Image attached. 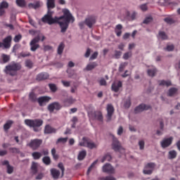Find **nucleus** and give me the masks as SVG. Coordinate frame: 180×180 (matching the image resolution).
I'll list each match as a JSON object with an SVG mask.
<instances>
[{
  "label": "nucleus",
  "instance_id": "obj_43",
  "mask_svg": "<svg viewBox=\"0 0 180 180\" xmlns=\"http://www.w3.org/2000/svg\"><path fill=\"white\" fill-rule=\"evenodd\" d=\"M49 86L51 92H57V85L54 84H49Z\"/></svg>",
  "mask_w": 180,
  "mask_h": 180
},
{
  "label": "nucleus",
  "instance_id": "obj_54",
  "mask_svg": "<svg viewBox=\"0 0 180 180\" xmlns=\"http://www.w3.org/2000/svg\"><path fill=\"white\" fill-rule=\"evenodd\" d=\"M174 49H175V46H174V44L172 45H167L166 48H165V50H166V51H174Z\"/></svg>",
  "mask_w": 180,
  "mask_h": 180
},
{
  "label": "nucleus",
  "instance_id": "obj_7",
  "mask_svg": "<svg viewBox=\"0 0 180 180\" xmlns=\"http://www.w3.org/2000/svg\"><path fill=\"white\" fill-rule=\"evenodd\" d=\"M106 110V122H110V120H112V116H113V113H115V107H113V105L112 104H108Z\"/></svg>",
  "mask_w": 180,
  "mask_h": 180
},
{
  "label": "nucleus",
  "instance_id": "obj_34",
  "mask_svg": "<svg viewBox=\"0 0 180 180\" xmlns=\"http://www.w3.org/2000/svg\"><path fill=\"white\" fill-rule=\"evenodd\" d=\"M131 106V100L129 97L126 101H124V107L125 109H129Z\"/></svg>",
  "mask_w": 180,
  "mask_h": 180
},
{
  "label": "nucleus",
  "instance_id": "obj_58",
  "mask_svg": "<svg viewBox=\"0 0 180 180\" xmlns=\"http://www.w3.org/2000/svg\"><path fill=\"white\" fill-rule=\"evenodd\" d=\"M21 39H22V35L18 34L14 37L13 41H15V43H19V41H20Z\"/></svg>",
  "mask_w": 180,
  "mask_h": 180
},
{
  "label": "nucleus",
  "instance_id": "obj_41",
  "mask_svg": "<svg viewBox=\"0 0 180 180\" xmlns=\"http://www.w3.org/2000/svg\"><path fill=\"white\" fill-rule=\"evenodd\" d=\"M111 160H112V156L110 154H106L102 158L101 162H105V161H111Z\"/></svg>",
  "mask_w": 180,
  "mask_h": 180
},
{
  "label": "nucleus",
  "instance_id": "obj_31",
  "mask_svg": "<svg viewBox=\"0 0 180 180\" xmlns=\"http://www.w3.org/2000/svg\"><path fill=\"white\" fill-rule=\"evenodd\" d=\"M89 143V140H88V138L83 137L82 142H79V145L80 147H88V143Z\"/></svg>",
  "mask_w": 180,
  "mask_h": 180
},
{
  "label": "nucleus",
  "instance_id": "obj_25",
  "mask_svg": "<svg viewBox=\"0 0 180 180\" xmlns=\"http://www.w3.org/2000/svg\"><path fill=\"white\" fill-rule=\"evenodd\" d=\"M46 6L49 11L54 9L56 8V0H47Z\"/></svg>",
  "mask_w": 180,
  "mask_h": 180
},
{
  "label": "nucleus",
  "instance_id": "obj_16",
  "mask_svg": "<svg viewBox=\"0 0 180 180\" xmlns=\"http://www.w3.org/2000/svg\"><path fill=\"white\" fill-rule=\"evenodd\" d=\"M93 116L95 120H98L101 123H103V115L101 111H96L93 113Z\"/></svg>",
  "mask_w": 180,
  "mask_h": 180
},
{
  "label": "nucleus",
  "instance_id": "obj_5",
  "mask_svg": "<svg viewBox=\"0 0 180 180\" xmlns=\"http://www.w3.org/2000/svg\"><path fill=\"white\" fill-rule=\"evenodd\" d=\"M39 41H40V36H37L31 40L30 43L31 51H36V50L40 49V44H39Z\"/></svg>",
  "mask_w": 180,
  "mask_h": 180
},
{
  "label": "nucleus",
  "instance_id": "obj_3",
  "mask_svg": "<svg viewBox=\"0 0 180 180\" xmlns=\"http://www.w3.org/2000/svg\"><path fill=\"white\" fill-rule=\"evenodd\" d=\"M25 124L28 126V127H32L34 131H39V129L37 127H40L43 126V120L40 119L35 120H25Z\"/></svg>",
  "mask_w": 180,
  "mask_h": 180
},
{
  "label": "nucleus",
  "instance_id": "obj_14",
  "mask_svg": "<svg viewBox=\"0 0 180 180\" xmlns=\"http://www.w3.org/2000/svg\"><path fill=\"white\" fill-rule=\"evenodd\" d=\"M103 172H106L107 174H115V169L109 163H106L103 166Z\"/></svg>",
  "mask_w": 180,
  "mask_h": 180
},
{
  "label": "nucleus",
  "instance_id": "obj_24",
  "mask_svg": "<svg viewBox=\"0 0 180 180\" xmlns=\"http://www.w3.org/2000/svg\"><path fill=\"white\" fill-rule=\"evenodd\" d=\"M122 29H123V25H122L121 24H118L116 25L115 32L117 37H120L122 36Z\"/></svg>",
  "mask_w": 180,
  "mask_h": 180
},
{
  "label": "nucleus",
  "instance_id": "obj_56",
  "mask_svg": "<svg viewBox=\"0 0 180 180\" xmlns=\"http://www.w3.org/2000/svg\"><path fill=\"white\" fill-rule=\"evenodd\" d=\"M140 9L143 11V12H146V11H148V7L147 6V4H142L139 6Z\"/></svg>",
  "mask_w": 180,
  "mask_h": 180
},
{
  "label": "nucleus",
  "instance_id": "obj_48",
  "mask_svg": "<svg viewBox=\"0 0 180 180\" xmlns=\"http://www.w3.org/2000/svg\"><path fill=\"white\" fill-rule=\"evenodd\" d=\"M58 168H60V169L62 172L61 176H64V172L65 171V168L64 167V165L63 164V162L58 163Z\"/></svg>",
  "mask_w": 180,
  "mask_h": 180
},
{
  "label": "nucleus",
  "instance_id": "obj_45",
  "mask_svg": "<svg viewBox=\"0 0 180 180\" xmlns=\"http://www.w3.org/2000/svg\"><path fill=\"white\" fill-rule=\"evenodd\" d=\"M159 36L162 40H167L168 39V36H167V34H165V32H160Z\"/></svg>",
  "mask_w": 180,
  "mask_h": 180
},
{
  "label": "nucleus",
  "instance_id": "obj_40",
  "mask_svg": "<svg viewBox=\"0 0 180 180\" xmlns=\"http://www.w3.org/2000/svg\"><path fill=\"white\" fill-rule=\"evenodd\" d=\"M29 98L31 102H37V97L36 96V94L33 92L30 94Z\"/></svg>",
  "mask_w": 180,
  "mask_h": 180
},
{
  "label": "nucleus",
  "instance_id": "obj_18",
  "mask_svg": "<svg viewBox=\"0 0 180 180\" xmlns=\"http://www.w3.org/2000/svg\"><path fill=\"white\" fill-rule=\"evenodd\" d=\"M123 86L122 82L119 81L117 83H112L111 86V90L113 92H119L120 88Z\"/></svg>",
  "mask_w": 180,
  "mask_h": 180
},
{
  "label": "nucleus",
  "instance_id": "obj_26",
  "mask_svg": "<svg viewBox=\"0 0 180 180\" xmlns=\"http://www.w3.org/2000/svg\"><path fill=\"white\" fill-rule=\"evenodd\" d=\"M176 155H178V153H176V150H169L168 153L167 158L168 160H174Z\"/></svg>",
  "mask_w": 180,
  "mask_h": 180
},
{
  "label": "nucleus",
  "instance_id": "obj_35",
  "mask_svg": "<svg viewBox=\"0 0 180 180\" xmlns=\"http://www.w3.org/2000/svg\"><path fill=\"white\" fill-rule=\"evenodd\" d=\"M34 160H40L41 158V153L40 152H34L32 153Z\"/></svg>",
  "mask_w": 180,
  "mask_h": 180
},
{
  "label": "nucleus",
  "instance_id": "obj_20",
  "mask_svg": "<svg viewBox=\"0 0 180 180\" xmlns=\"http://www.w3.org/2000/svg\"><path fill=\"white\" fill-rule=\"evenodd\" d=\"M51 174L53 179H58V178H60V170L56 168H52L51 169Z\"/></svg>",
  "mask_w": 180,
  "mask_h": 180
},
{
  "label": "nucleus",
  "instance_id": "obj_15",
  "mask_svg": "<svg viewBox=\"0 0 180 180\" xmlns=\"http://www.w3.org/2000/svg\"><path fill=\"white\" fill-rule=\"evenodd\" d=\"M84 23L86 26H88V27L91 29L92 26L96 23V20L94 17H89L85 19Z\"/></svg>",
  "mask_w": 180,
  "mask_h": 180
},
{
  "label": "nucleus",
  "instance_id": "obj_17",
  "mask_svg": "<svg viewBox=\"0 0 180 180\" xmlns=\"http://www.w3.org/2000/svg\"><path fill=\"white\" fill-rule=\"evenodd\" d=\"M9 8V4L6 1H2L0 4V16H3L5 15V9H8Z\"/></svg>",
  "mask_w": 180,
  "mask_h": 180
},
{
  "label": "nucleus",
  "instance_id": "obj_36",
  "mask_svg": "<svg viewBox=\"0 0 180 180\" xmlns=\"http://www.w3.org/2000/svg\"><path fill=\"white\" fill-rule=\"evenodd\" d=\"M28 8H32L33 9H37V8H40V2L37 1L35 4H29Z\"/></svg>",
  "mask_w": 180,
  "mask_h": 180
},
{
  "label": "nucleus",
  "instance_id": "obj_38",
  "mask_svg": "<svg viewBox=\"0 0 180 180\" xmlns=\"http://www.w3.org/2000/svg\"><path fill=\"white\" fill-rule=\"evenodd\" d=\"M64 43L61 42L58 47V54L61 55L63 54V51H64Z\"/></svg>",
  "mask_w": 180,
  "mask_h": 180
},
{
  "label": "nucleus",
  "instance_id": "obj_22",
  "mask_svg": "<svg viewBox=\"0 0 180 180\" xmlns=\"http://www.w3.org/2000/svg\"><path fill=\"white\" fill-rule=\"evenodd\" d=\"M39 168V163L36 162H32L31 165V172L33 175H36L37 174V169Z\"/></svg>",
  "mask_w": 180,
  "mask_h": 180
},
{
  "label": "nucleus",
  "instance_id": "obj_8",
  "mask_svg": "<svg viewBox=\"0 0 180 180\" xmlns=\"http://www.w3.org/2000/svg\"><path fill=\"white\" fill-rule=\"evenodd\" d=\"M51 101V97L48 96H40L37 98V102L39 106H46Z\"/></svg>",
  "mask_w": 180,
  "mask_h": 180
},
{
  "label": "nucleus",
  "instance_id": "obj_2",
  "mask_svg": "<svg viewBox=\"0 0 180 180\" xmlns=\"http://www.w3.org/2000/svg\"><path fill=\"white\" fill-rule=\"evenodd\" d=\"M22 70V65L19 63L12 62L9 65H6L4 69V72L7 75L11 77H15L18 75V71Z\"/></svg>",
  "mask_w": 180,
  "mask_h": 180
},
{
  "label": "nucleus",
  "instance_id": "obj_9",
  "mask_svg": "<svg viewBox=\"0 0 180 180\" xmlns=\"http://www.w3.org/2000/svg\"><path fill=\"white\" fill-rule=\"evenodd\" d=\"M112 146L114 151H122V150L124 151V148L122 147L120 142L116 138H113Z\"/></svg>",
  "mask_w": 180,
  "mask_h": 180
},
{
  "label": "nucleus",
  "instance_id": "obj_4",
  "mask_svg": "<svg viewBox=\"0 0 180 180\" xmlns=\"http://www.w3.org/2000/svg\"><path fill=\"white\" fill-rule=\"evenodd\" d=\"M43 144V140L39 139H32L29 143H27V146L30 148H32L34 151L36 150H39L40 148V146Z\"/></svg>",
  "mask_w": 180,
  "mask_h": 180
},
{
  "label": "nucleus",
  "instance_id": "obj_55",
  "mask_svg": "<svg viewBox=\"0 0 180 180\" xmlns=\"http://www.w3.org/2000/svg\"><path fill=\"white\" fill-rule=\"evenodd\" d=\"M98 51H95L90 57L89 60L90 61L92 60H96L98 58Z\"/></svg>",
  "mask_w": 180,
  "mask_h": 180
},
{
  "label": "nucleus",
  "instance_id": "obj_11",
  "mask_svg": "<svg viewBox=\"0 0 180 180\" xmlns=\"http://www.w3.org/2000/svg\"><path fill=\"white\" fill-rule=\"evenodd\" d=\"M173 141H174V138L172 136L163 139L160 142V146L162 148H167V147H169V146L172 144Z\"/></svg>",
  "mask_w": 180,
  "mask_h": 180
},
{
  "label": "nucleus",
  "instance_id": "obj_1",
  "mask_svg": "<svg viewBox=\"0 0 180 180\" xmlns=\"http://www.w3.org/2000/svg\"><path fill=\"white\" fill-rule=\"evenodd\" d=\"M75 20L74 17L68 9L63 10V15L58 18H53V12L50 11H48V13L46 14L42 18L41 22L43 23H48V25H54V23H58L60 25L61 29V33H65L70 25V22H73Z\"/></svg>",
  "mask_w": 180,
  "mask_h": 180
},
{
  "label": "nucleus",
  "instance_id": "obj_61",
  "mask_svg": "<svg viewBox=\"0 0 180 180\" xmlns=\"http://www.w3.org/2000/svg\"><path fill=\"white\" fill-rule=\"evenodd\" d=\"M30 52H21L20 53V57H22V58L30 57Z\"/></svg>",
  "mask_w": 180,
  "mask_h": 180
},
{
  "label": "nucleus",
  "instance_id": "obj_23",
  "mask_svg": "<svg viewBox=\"0 0 180 180\" xmlns=\"http://www.w3.org/2000/svg\"><path fill=\"white\" fill-rule=\"evenodd\" d=\"M49 78V74L46 72L39 73L37 76V81H44V79H47Z\"/></svg>",
  "mask_w": 180,
  "mask_h": 180
},
{
  "label": "nucleus",
  "instance_id": "obj_63",
  "mask_svg": "<svg viewBox=\"0 0 180 180\" xmlns=\"http://www.w3.org/2000/svg\"><path fill=\"white\" fill-rule=\"evenodd\" d=\"M13 172V167L10 165L7 166V174H12Z\"/></svg>",
  "mask_w": 180,
  "mask_h": 180
},
{
  "label": "nucleus",
  "instance_id": "obj_37",
  "mask_svg": "<svg viewBox=\"0 0 180 180\" xmlns=\"http://www.w3.org/2000/svg\"><path fill=\"white\" fill-rule=\"evenodd\" d=\"M178 92V89L176 88H171L168 91L169 96H174Z\"/></svg>",
  "mask_w": 180,
  "mask_h": 180
},
{
  "label": "nucleus",
  "instance_id": "obj_28",
  "mask_svg": "<svg viewBox=\"0 0 180 180\" xmlns=\"http://www.w3.org/2000/svg\"><path fill=\"white\" fill-rule=\"evenodd\" d=\"M147 72L149 77H155V74H157V68H155V67H152V68L148 70Z\"/></svg>",
  "mask_w": 180,
  "mask_h": 180
},
{
  "label": "nucleus",
  "instance_id": "obj_29",
  "mask_svg": "<svg viewBox=\"0 0 180 180\" xmlns=\"http://www.w3.org/2000/svg\"><path fill=\"white\" fill-rule=\"evenodd\" d=\"M158 84L160 86H171V81H165V80H159Z\"/></svg>",
  "mask_w": 180,
  "mask_h": 180
},
{
  "label": "nucleus",
  "instance_id": "obj_42",
  "mask_svg": "<svg viewBox=\"0 0 180 180\" xmlns=\"http://www.w3.org/2000/svg\"><path fill=\"white\" fill-rule=\"evenodd\" d=\"M127 63L124 62V63H122L120 65V67H119V72H123V71H124V68H126V67H127Z\"/></svg>",
  "mask_w": 180,
  "mask_h": 180
},
{
  "label": "nucleus",
  "instance_id": "obj_51",
  "mask_svg": "<svg viewBox=\"0 0 180 180\" xmlns=\"http://www.w3.org/2000/svg\"><path fill=\"white\" fill-rule=\"evenodd\" d=\"M164 20L168 25H172L173 23H175V21L174 20V19L170 18H166L164 19Z\"/></svg>",
  "mask_w": 180,
  "mask_h": 180
},
{
  "label": "nucleus",
  "instance_id": "obj_33",
  "mask_svg": "<svg viewBox=\"0 0 180 180\" xmlns=\"http://www.w3.org/2000/svg\"><path fill=\"white\" fill-rule=\"evenodd\" d=\"M42 162H44L45 165H50V164H51V159L49 156H45L42 158Z\"/></svg>",
  "mask_w": 180,
  "mask_h": 180
},
{
  "label": "nucleus",
  "instance_id": "obj_62",
  "mask_svg": "<svg viewBox=\"0 0 180 180\" xmlns=\"http://www.w3.org/2000/svg\"><path fill=\"white\" fill-rule=\"evenodd\" d=\"M51 50H53V46L50 45H45L44 46V51H50Z\"/></svg>",
  "mask_w": 180,
  "mask_h": 180
},
{
  "label": "nucleus",
  "instance_id": "obj_64",
  "mask_svg": "<svg viewBox=\"0 0 180 180\" xmlns=\"http://www.w3.org/2000/svg\"><path fill=\"white\" fill-rule=\"evenodd\" d=\"M144 141H139V146L140 147V150H144Z\"/></svg>",
  "mask_w": 180,
  "mask_h": 180
},
{
  "label": "nucleus",
  "instance_id": "obj_49",
  "mask_svg": "<svg viewBox=\"0 0 180 180\" xmlns=\"http://www.w3.org/2000/svg\"><path fill=\"white\" fill-rule=\"evenodd\" d=\"M9 151L13 154H19L20 153V150L18 148H9Z\"/></svg>",
  "mask_w": 180,
  "mask_h": 180
},
{
  "label": "nucleus",
  "instance_id": "obj_50",
  "mask_svg": "<svg viewBox=\"0 0 180 180\" xmlns=\"http://www.w3.org/2000/svg\"><path fill=\"white\" fill-rule=\"evenodd\" d=\"M131 56H132L131 51L127 52V53H124L123 58H124V60H129V58H130V57H131Z\"/></svg>",
  "mask_w": 180,
  "mask_h": 180
},
{
  "label": "nucleus",
  "instance_id": "obj_57",
  "mask_svg": "<svg viewBox=\"0 0 180 180\" xmlns=\"http://www.w3.org/2000/svg\"><path fill=\"white\" fill-rule=\"evenodd\" d=\"M25 65L28 68H32V67H33V62H32L30 60H27L25 61Z\"/></svg>",
  "mask_w": 180,
  "mask_h": 180
},
{
  "label": "nucleus",
  "instance_id": "obj_60",
  "mask_svg": "<svg viewBox=\"0 0 180 180\" xmlns=\"http://www.w3.org/2000/svg\"><path fill=\"white\" fill-rule=\"evenodd\" d=\"M122 56V51H115V58H120V56Z\"/></svg>",
  "mask_w": 180,
  "mask_h": 180
},
{
  "label": "nucleus",
  "instance_id": "obj_47",
  "mask_svg": "<svg viewBox=\"0 0 180 180\" xmlns=\"http://www.w3.org/2000/svg\"><path fill=\"white\" fill-rule=\"evenodd\" d=\"M1 57H2L3 62L4 63H8L9 60H11V58L9 57V56L4 53L1 55Z\"/></svg>",
  "mask_w": 180,
  "mask_h": 180
},
{
  "label": "nucleus",
  "instance_id": "obj_19",
  "mask_svg": "<svg viewBox=\"0 0 180 180\" xmlns=\"http://www.w3.org/2000/svg\"><path fill=\"white\" fill-rule=\"evenodd\" d=\"M75 102V99L72 98V96L68 97L63 100L65 106H71Z\"/></svg>",
  "mask_w": 180,
  "mask_h": 180
},
{
  "label": "nucleus",
  "instance_id": "obj_13",
  "mask_svg": "<svg viewBox=\"0 0 180 180\" xmlns=\"http://www.w3.org/2000/svg\"><path fill=\"white\" fill-rule=\"evenodd\" d=\"M148 109H151V106L141 104L135 108L134 112L135 113H140L141 112H143V110H148Z\"/></svg>",
  "mask_w": 180,
  "mask_h": 180
},
{
  "label": "nucleus",
  "instance_id": "obj_21",
  "mask_svg": "<svg viewBox=\"0 0 180 180\" xmlns=\"http://www.w3.org/2000/svg\"><path fill=\"white\" fill-rule=\"evenodd\" d=\"M57 129L53 128L50 125H46L45 127L44 133L45 134H51L52 133H56Z\"/></svg>",
  "mask_w": 180,
  "mask_h": 180
},
{
  "label": "nucleus",
  "instance_id": "obj_6",
  "mask_svg": "<svg viewBox=\"0 0 180 180\" xmlns=\"http://www.w3.org/2000/svg\"><path fill=\"white\" fill-rule=\"evenodd\" d=\"M155 168V163L149 162L145 165V169H143V174L145 175H151Z\"/></svg>",
  "mask_w": 180,
  "mask_h": 180
},
{
  "label": "nucleus",
  "instance_id": "obj_10",
  "mask_svg": "<svg viewBox=\"0 0 180 180\" xmlns=\"http://www.w3.org/2000/svg\"><path fill=\"white\" fill-rule=\"evenodd\" d=\"M62 106L61 104L58 102H53L48 105V110L50 111L51 113H53L54 110H60Z\"/></svg>",
  "mask_w": 180,
  "mask_h": 180
},
{
  "label": "nucleus",
  "instance_id": "obj_27",
  "mask_svg": "<svg viewBox=\"0 0 180 180\" xmlns=\"http://www.w3.org/2000/svg\"><path fill=\"white\" fill-rule=\"evenodd\" d=\"M96 67H98V63L92 62L86 65V71H92V70L96 68Z\"/></svg>",
  "mask_w": 180,
  "mask_h": 180
},
{
  "label": "nucleus",
  "instance_id": "obj_46",
  "mask_svg": "<svg viewBox=\"0 0 180 180\" xmlns=\"http://www.w3.org/2000/svg\"><path fill=\"white\" fill-rule=\"evenodd\" d=\"M16 4L18 6L23 8V6H26V2L25 0H16Z\"/></svg>",
  "mask_w": 180,
  "mask_h": 180
},
{
  "label": "nucleus",
  "instance_id": "obj_30",
  "mask_svg": "<svg viewBox=\"0 0 180 180\" xmlns=\"http://www.w3.org/2000/svg\"><path fill=\"white\" fill-rule=\"evenodd\" d=\"M12 124H13V121L8 120L6 123L4 125V129L5 131H8L12 127Z\"/></svg>",
  "mask_w": 180,
  "mask_h": 180
},
{
  "label": "nucleus",
  "instance_id": "obj_12",
  "mask_svg": "<svg viewBox=\"0 0 180 180\" xmlns=\"http://www.w3.org/2000/svg\"><path fill=\"white\" fill-rule=\"evenodd\" d=\"M3 44L4 49H11V46L12 44V36H8L6 38L3 39V42H1Z\"/></svg>",
  "mask_w": 180,
  "mask_h": 180
},
{
  "label": "nucleus",
  "instance_id": "obj_44",
  "mask_svg": "<svg viewBox=\"0 0 180 180\" xmlns=\"http://www.w3.org/2000/svg\"><path fill=\"white\" fill-rule=\"evenodd\" d=\"M96 147H98L97 144L89 141V143L87 145V148H90V150H92L93 148H96Z\"/></svg>",
  "mask_w": 180,
  "mask_h": 180
},
{
  "label": "nucleus",
  "instance_id": "obj_53",
  "mask_svg": "<svg viewBox=\"0 0 180 180\" xmlns=\"http://www.w3.org/2000/svg\"><path fill=\"white\" fill-rule=\"evenodd\" d=\"M153 21V17H146L145 20L143 21L144 25H148L150 22Z\"/></svg>",
  "mask_w": 180,
  "mask_h": 180
},
{
  "label": "nucleus",
  "instance_id": "obj_59",
  "mask_svg": "<svg viewBox=\"0 0 180 180\" xmlns=\"http://www.w3.org/2000/svg\"><path fill=\"white\" fill-rule=\"evenodd\" d=\"M100 180H116V178L112 176H107L105 177H101Z\"/></svg>",
  "mask_w": 180,
  "mask_h": 180
},
{
  "label": "nucleus",
  "instance_id": "obj_39",
  "mask_svg": "<svg viewBox=\"0 0 180 180\" xmlns=\"http://www.w3.org/2000/svg\"><path fill=\"white\" fill-rule=\"evenodd\" d=\"M96 164H98V160H95L91 165V166L89 167L88 170H87V175H89V174H91V171H92V169H94V168H95V165H96Z\"/></svg>",
  "mask_w": 180,
  "mask_h": 180
},
{
  "label": "nucleus",
  "instance_id": "obj_32",
  "mask_svg": "<svg viewBox=\"0 0 180 180\" xmlns=\"http://www.w3.org/2000/svg\"><path fill=\"white\" fill-rule=\"evenodd\" d=\"M85 157H86V150H82V151L79 152L77 158H78L79 161H82V160H84V158H85Z\"/></svg>",
  "mask_w": 180,
  "mask_h": 180
},
{
  "label": "nucleus",
  "instance_id": "obj_52",
  "mask_svg": "<svg viewBox=\"0 0 180 180\" xmlns=\"http://www.w3.org/2000/svg\"><path fill=\"white\" fill-rule=\"evenodd\" d=\"M56 153V148H53L51 150L52 157H53V160H57V159L58 158V155Z\"/></svg>",
  "mask_w": 180,
  "mask_h": 180
}]
</instances>
